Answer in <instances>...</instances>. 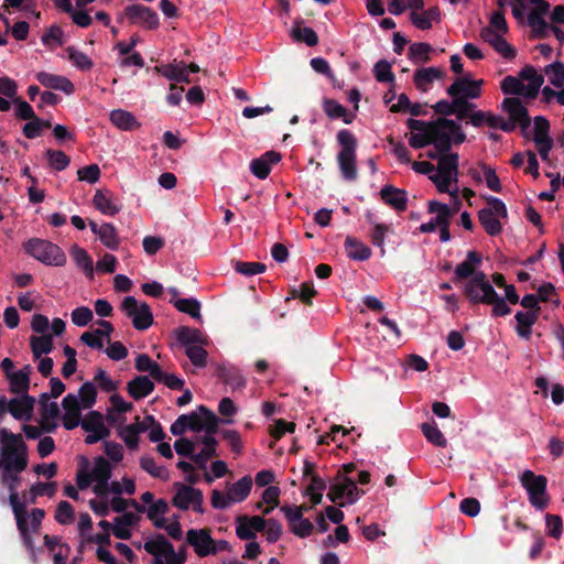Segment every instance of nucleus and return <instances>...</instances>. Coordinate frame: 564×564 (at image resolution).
<instances>
[{
    "label": "nucleus",
    "instance_id": "20",
    "mask_svg": "<svg viewBox=\"0 0 564 564\" xmlns=\"http://www.w3.org/2000/svg\"><path fill=\"white\" fill-rule=\"evenodd\" d=\"M380 197L398 213L404 212L408 207V192L393 185H384L380 189Z\"/></svg>",
    "mask_w": 564,
    "mask_h": 564
},
{
    "label": "nucleus",
    "instance_id": "39",
    "mask_svg": "<svg viewBox=\"0 0 564 564\" xmlns=\"http://www.w3.org/2000/svg\"><path fill=\"white\" fill-rule=\"evenodd\" d=\"M85 432H110V429L105 424L104 414L99 411H89L80 423Z\"/></svg>",
    "mask_w": 564,
    "mask_h": 564
},
{
    "label": "nucleus",
    "instance_id": "22",
    "mask_svg": "<svg viewBox=\"0 0 564 564\" xmlns=\"http://www.w3.org/2000/svg\"><path fill=\"white\" fill-rule=\"evenodd\" d=\"M36 80L48 89L64 91L67 95L74 93V84L65 76L55 75L46 72H39L35 75Z\"/></svg>",
    "mask_w": 564,
    "mask_h": 564
},
{
    "label": "nucleus",
    "instance_id": "10",
    "mask_svg": "<svg viewBox=\"0 0 564 564\" xmlns=\"http://www.w3.org/2000/svg\"><path fill=\"white\" fill-rule=\"evenodd\" d=\"M494 290L491 283L487 280V275L482 271H476L464 285V294L470 305H478L481 296H486Z\"/></svg>",
    "mask_w": 564,
    "mask_h": 564
},
{
    "label": "nucleus",
    "instance_id": "49",
    "mask_svg": "<svg viewBox=\"0 0 564 564\" xmlns=\"http://www.w3.org/2000/svg\"><path fill=\"white\" fill-rule=\"evenodd\" d=\"M78 400L83 409H91L97 401V390L93 382L83 383L78 390Z\"/></svg>",
    "mask_w": 564,
    "mask_h": 564
},
{
    "label": "nucleus",
    "instance_id": "14",
    "mask_svg": "<svg viewBox=\"0 0 564 564\" xmlns=\"http://www.w3.org/2000/svg\"><path fill=\"white\" fill-rule=\"evenodd\" d=\"M124 17L128 18L132 24L143 22L150 30H155L160 25L158 13L142 4L128 6L124 9Z\"/></svg>",
    "mask_w": 564,
    "mask_h": 564
},
{
    "label": "nucleus",
    "instance_id": "29",
    "mask_svg": "<svg viewBox=\"0 0 564 564\" xmlns=\"http://www.w3.org/2000/svg\"><path fill=\"white\" fill-rule=\"evenodd\" d=\"M69 253L76 265L80 268L88 279H94V262L89 253L78 245H73Z\"/></svg>",
    "mask_w": 564,
    "mask_h": 564
},
{
    "label": "nucleus",
    "instance_id": "12",
    "mask_svg": "<svg viewBox=\"0 0 564 564\" xmlns=\"http://www.w3.org/2000/svg\"><path fill=\"white\" fill-rule=\"evenodd\" d=\"M186 541L194 547L196 554L200 557L217 553L215 541L207 529L188 530L186 533Z\"/></svg>",
    "mask_w": 564,
    "mask_h": 564
},
{
    "label": "nucleus",
    "instance_id": "2",
    "mask_svg": "<svg viewBox=\"0 0 564 564\" xmlns=\"http://www.w3.org/2000/svg\"><path fill=\"white\" fill-rule=\"evenodd\" d=\"M337 142L340 145V151L337 154V162L343 177L346 181L352 182L357 180V155L356 150L358 141L355 134L348 129H341L336 135Z\"/></svg>",
    "mask_w": 564,
    "mask_h": 564
},
{
    "label": "nucleus",
    "instance_id": "21",
    "mask_svg": "<svg viewBox=\"0 0 564 564\" xmlns=\"http://www.w3.org/2000/svg\"><path fill=\"white\" fill-rule=\"evenodd\" d=\"M203 429V419L196 412H191L188 414L180 415L171 425L170 431L173 435L181 436L187 430L200 432Z\"/></svg>",
    "mask_w": 564,
    "mask_h": 564
},
{
    "label": "nucleus",
    "instance_id": "51",
    "mask_svg": "<svg viewBox=\"0 0 564 564\" xmlns=\"http://www.w3.org/2000/svg\"><path fill=\"white\" fill-rule=\"evenodd\" d=\"M173 305L182 313L188 314L191 317L199 319L200 303L196 299H176L172 301Z\"/></svg>",
    "mask_w": 564,
    "mask_h": 564
},
{
    "label": "nucleus",
    "instance_id": "55",
    "mask_svg": "<svg viewBox=\"0 0 564 564\" xmlns=\"http://www.w3.org/2000/svg\"><path fill=\"white\" fill-rule=\"evenodd\" d=\"M544 72L554 87L562 88L564 86V63L554 62L545 66Z\"/></svg>",
    "mask_w": 564,
    "mask_h": 564
},
{
    "label": "nucleus",
    "instance_id": "31",
    "mask_svg": "<svg viewBox=\"0 0 564 564\" xmlns=\"http://www.w3.org/2000/svg\"><path fill=\"white\" fill-rule=\"evenodd\" d=\"M323 110L326 116L330 119H339L341 118L346 124L352 122L355 116L352 113H348L347 109L341 106L338 101L330 98H325L323 100Z\"/></svg>",
    "mask_w": 564,
    "mask_h": 564
},
{
    "label": "nucleus",
    "instance_id": "5",
    "mask_svg": "<svg viewBox=\"0 0 564 564\" xmlns=\"http://www.w3.org/2000/svg\"><path fill=\"white\" fill-rule=\"evenodd\" d=\"M488 207L478 212V220L489 236H497L502 231V225L499 217L507 218L508 210L506 204L498 197L489 196L486 198Z\"/></svg>",
    "mask_w": 564,
    "mask_h": 564
},
{
    "label": "nucleus",
    "instance_id": "35",
    "mask_svg": "<svg viewBox=\"0 0 564 564\" xmlns=\"http://www.w3.org/2000/svg\"><path fill=\"white\" fill-rule=\"evenodd\" d=\"M57 485L56 482H36L35 485L31 486L29 491H24L22 494V497L25 501L30 503H35L37 497L40 496H47L52 498L56 492Z\"/></svg>",
    "mask_w": 564,
    "mask_h": 564
},
{
    "label": "nucleus",
    "instance_id": "60",
    "mask_svg": "<svg viewBox=\"0 0 564 564\" xmlns=\"http://www.w3.org/2000/svg\"><path fill=\"white\" fill-rule=\"evenodd\" d=\"M500 88L505 95L520 96L524 89V84L519 77L509 75L502 79Z\"/></svg>",
    "mask_w": 564,
    "mask_h": 564
},
{
    "label": "nucleus",
    "instance_id": "23",
    "mask_svg": "<svg viewBox=\"0 0 564 564\" xmlns=\"http://www.w3.org/2000/svg\"><path fill=\"white\" fill-rule=\"evenodd\" d=\"M481 262L482 257L479 252L474 250L468 251L466 260L455 268V276L453 278L454 283L464 279H469Z\"/></svg>",
    "mask_w": 564,
    "mask_h": 564
},
{
    "label": "nucleus",
    "instance_id": "62",
    "mask_svg": "<svg viewBox=\"0 0 564 564\" xmlns=\"http://www.w3.org/2000/svg\"><path fill=\"white\" fill-rule=\"evenodd\" d=\"M293 37L297 42H303L307 46H315L318 43L317 33L308 26L295 28L293 30Z\"/></svg>",
    "mask_w": 564,
    "mask_h": 564
},
{
    "label": "nucleus",
    "instance_id": "64",
    "mask_svg": "<svg viewBox=\"0 0 564 564\" xmlns=\"http://www.w3.org/2000/svg\"><path fill=\"white\" fill-rule=\"evenodd\" d=\"M267 269L264 263L261 262H243V261H237L235 263V270L243 274L246 276H252L259 273L264 272Z\"/></svg>",
    "mask_w": 564,
    "mask_h": 564
},
{
    "label": "nucleus",
    "instance_id": "33",
    "mask_svg": "<svg viewBox=\"0 0 564 564\" xmlns=\"http://www.w3.org/2000/svg\"><path fill=\"white\" fill-rule=\"evenodd\" d=\"M110 121L117 128L131 131L140 127L137 118L129 111L122 109H116L110 112Z\"/></svg>",
    "mask_w": 564,
    "mask_h": 564
},
{
    "label": "nucleus",
    "instance_id": "30",
    "mask_svg": "<svg viewBox=\"0 0 564 564\" xmlns=\"http://www.w3.org/2000/svg\"><path fill=\"white\" fill-rule=\"evenodd\" d=\"M155 69L162 76L170 80L187 84L192 82L188 75V70L186 69V65L184 63H181V65L167 64L161 67H155Z\"/></svg>",
    "mask_w": 564,
    "mask_h": 564
},
{
    "label": "nucleus",
    "instance_id": "32",
    "mask_svg": "<svg viewBox=\"0 0 564 564\" xmlns=\"http://www.w3.org/2000/svg\"><path fill=\"white\" fill-rule=\"evenodd\" d=\"M478 304L492 305V316H506L510 314L511 308L508 306L507 301L499 296V294L494 289L490 294L488 293L486 296H481L478 301Z\"/></svg>",
    "mask_w": 564,
    "mask_h": 564
},
{
    "label": "nucleus",
    "instance_id": "18",
    "mask_svg": "<svg viewBox=\"0 0 564 564\" xmlns=\"http://www.w3.org/2000/svg\"><path fill=\"white\" fill-rule=\"evenodd\" d=\"M480 37L489 43L505 58L512 59L516 57L514 48L494 29L489 26L482 28Z\"/></svg>",
    "mask_w": 564,
    "mask_h": 564
},
{
    "label": "nucleus",
    "instance_id": "8",
    "mask_svg": "<svg viewBox=\"0 0 564 564\" xmlns=\"http://www.w3.org/2000/svg\"><path fill=\"white\" fill-rule=\"evenodd\" d=\"M176 492L172 499V505L180 510H187L191 506L197 512H202L203 492L200 489L186 486L181 482L175 484Z\"/></svg>",
    "mask_w": 564,
    "mask_h": 564
},
{
    "label": "nucleus",
    "instance_id": "56",
    "mask_svg": "<svg viewBox=\"0 0 564 564\" xmlns=\"http://www.w3.org/2000/svg\"><path fill=\"white\" fill-rule=\"evenodd\" d=\"M185 354L195 367L204 368L207 365L208 352L203 345L188 346Z\"/></svg>",
    "mask_w": 564,
    "mask_h": 564
},
{
    "label": "nucleus",
    "instance_id": "24",
    "mask_svg": "<svg viewBox=\"0 0 564 564\" xmlns=\"http://www.w3.org/2000/svg\"><path fill=\"white\" fill-rule=\"evenodd\" d=\"M153 390L154 383L148 376H137L127 383V391L135 401L147 398Z\"/></svg>",
    "mask_w": 564,
    "mask_h": 564
},
{
    "label": "nucleus",
    "instance_id": "44",
    "mask_svg": "<svg viewBox=\"0 0 564 564\" xmlns=\"http://www.w3.org/2000/svg\"><path fill=\"white\" fill-rule=\"evenodd\" d=\"M99 235V239L101 243L110 250H117L120 245V240L118 237V232L116 227L110 223H105L101 225V230Z\"/></svg>",
    "mask_w": 564,
    "mask_h": 564
},
{
    "label": "nucleus",
    "instance_id": "52",
    "mask_svg": "<svg viewBox=\"0 0 564 564\" xmlns=\"http://www.w3.org/2000/svg\"><path fill=\"white\" fill-rule=\"evenodd\" d=\"M134 367L140 372H149L152 379L160 375L161 366L147 354H140L135 358Z\"/></svg>",
    "mask_w": 564,
    "mask_h": 564
},
{
    "label": "nucleus",
    "instance_id": "25",
    "mask_svg": "<svg viewBox=\"0 0 564 564\" xmlns=\"http://www.w3.org/2000/svg\"><path fill=\"white\" fill-rule=\"evenodd\" d=\"M200 442L204 444V447L199 453H195V456L192 457V462L197 465L200 469H206L207 462L217 455V440L212 435H204L200 437Z\"/></svg>",
    "mask_w": 564,
    "mask_h": 564
},
{
    "label": "nucleus",
    "instance_id": "17",
    "mask_svg": "<svg viewBox=\"0 0 564 564\" xmlns=\"http://www.w3.org/2000/svg\"><path fill=\"white\" fill-rule=\"evenodd\" d=\"M35 399L29 394L13 398L8 403V412L20 421H30L33 415Z\"/></svg>",
    "mask_w": 564,
    "mask_h": 564
},
{
    "label": "nucleus",
    "instance_id": "59",
    "mask_svg": "<svg viewBox=\"0 0 564 564\" xmlns=\"http://www.w3.org/2000/svg\"><path fill=\"white\" fill-rule=\"evenodd\" d=\"M430 180L435 184L438 192L448 193L452 198L458 199V188H455L454 191L449 189V185L454 182V177L436 173L430 175Z\"/></svg>",
    "mask_w": 564,
    "mask_h": 564
},
{
    "label": "nucleus",
    "instance_id": "15",
    "mask_svg": "<svg viewBox=\"0 0 564 564\" xmlns=\"http://www.w3.org/2000/svg\"><path fill=\"white\" fill-rule=\"evenodd\" d=\"M62 406L65 411L63 415V426L68 431L79 426L82 423L83 406L79 403L78 397L73 393H68L64 397Z\"/></svg>",
    "mask_w": 564,
    "mask_h": 564
},
{
    "label": "nucleus",
    "instance_id": "26",
    "mask_svg": "<svg viewBox=\"0 0 564 564\" xmlns=\"http://www.w3.org/2000/svg\"><path fill=\"white\" fill-rule=\"evenodd\" d=\"M514 318L517 319L516 333L519 337L529 340L532 335V326L536 323L539 314L534 312L518 311Z\"/></svg>",
    "mask_w": 564,
    "mask_h": 564
},
{
    "label": "nucleus",
    "instance_id": "41",
    "mask_svg": "<svg viewBox=\"0 0 564 564\" xmlns=\"http://www.w3.org/2000/svg\"><path fill=\"white\" fill-rule=\"evenodd\" d=\"M30 344L34 358H40L44 354H50L54 348L52 335H42L39 337L32 336L30 338Z\"/></svg>",
    "mask_w": 564,
    "mask_h": 564
},
{
    "label": "nucleus",
    "instance_id": "6",
    "mask_svg": "<svg viewBox=\"0 0 564 564\" xmlns=\"http://www.w3.org/2000/svg\"><path fill=\"white\" fill-rule=\"evenodd\" d=\"M520 482L527 490L530 503L538 510H543L549 505L546 494L547 478L544 475H535L527 469L520 476Z\"/></svg>",
    "mask_w": 564,
    "mask_h": 564
},
{
    "label": "nucleus",
    "instance_id": "11",
    "mask_svg": "<svg viewBox=\"0 0 564 564\" xmlns=\"http://www.w3.org/2000/svg\"><path fill=\"white\" fill-rule=\"evenodd\" d=\"M362 494L364 490H359L356 482L352 479H350L349 477H343L340 482L334 484L329 487L327 498L332 502L338 503L339 507H345L346 503L339 502L340 499L346 497L348 503H354Z\"/></svg>",
    "mask_w": 564,
    "mask_h": 564
},
{
    "label": "nucleus",
    "instance_id": "16",
    "mask_svg": "<svg viewBox=\"0 0 564 564\" xmlns=\"http://www.w3.org/2000/svg\"><path fill=\"white\" fill-rule=\"evenodd\" d=\"M93 204L97 210L107 216H115L121 210V204L109 189H97Z\"/></svg>",
    "mask_w": 564,
    "mask_h": 564
},
{
    "label": "nucleus",
    "instance_id": "13",
    "mask_svg": "<svg viewBox=\"0 0 564 564\" xmlns=\"http://www.w3.org/2000/svg\"><path fill=\"white\" fill-rule=\"evenodd\" d=\"M482 79H470L468 76L456 78L455 82L446 88L447 95H459L467 99H477L481 96Z\"/></svg>",
    "mask_w": 564,
    "mask_h": 564
},
{
    "label": "nucleus",
    "instance_id": "1",
    "mask_svg": "<svg viewBox=\"0 0 564 564\" xmlns=\"http://www.w3.org/2000/svg\"><path fill=\"white\" fill-rule=\"evenodd\" d=\"M29 451L21 434H15L6 427L0 429V484L9 490V502L12 512L26 510V503L21 501L18 487L21 473L28 468Z\"/></svg>",
    "mask_w": 564,
    "mask_h": 564
},
{
    "label": "nucleus",
    "instance_id": "48",
    "mask_svg": "<svg viewBox=\"0 0 564 564\" xmlns=\"http://www.w3.org/2000/svg\"><path fill=\"white\" fill-rule=\"evenodd\" d=\"M456 208H449L446 204L436 200L429 202V213L436 214L438 220H443L447 224L451 223V218L459 210L462 202H457Z\"/></svg>",
    "mask_w": 564,
    "mask_h": 564
},
{
    "label": "nucleus",
    "instance_id": "53",
    "mask_svg": "<svg viewBox=\"0 0 564 564\" xmlns=\"http://www.w3.org/2000/svg\"><path fill=\"white\" fill-rule=\"evenodd\" d=\"M10 391L15 394H28L30 388V378L25 373L15 371L8 377Z\"/></svg>",
    "mask_w": 564,
    "mask_h": 564
},
{
    "label": "nucleus",
    "instance_id": "42",
    "mask_svg": "<svg viewBox=\"0 0 564 564\" xmlns=\"http://www.w3.org/2000/svg\"><path fill=\"white\" fill-rule=\"evenodd\" d=\"M432 51L433 47L429 43H413L409 47L408 56L413 63H427L431 61L430 53Z\"/></svg>",
    "mask_w": 564,
    "mask_h": 564
},
{
    "label": "nucleus",
    "instance_id": "37",
    "mask_svg": "<svg viewBox=\"0 0 564 564\" xmlns=\"http://www.w3.org/2000/svg\"><path fill=\"white\" fill-rule=\"evenodd\" d=\"M143 547L155 557L173 553V544L163 534H158L155 539L147 541Z\"/></svg>",
    "mask_w": 564,
    "mask_h": 564
},
{
    "label": "nucleus",
    "instance_id": "43",
    "mask_svg": "<svg viewBox=\"0 0 564 564\" xmlns=\"http://www.w3.org/2000/svg\"><path fill=\"white\" fill-rule=\"evenodd\" d=\"M13 514L15 518L17 528L19 530V533L23 540L25 547L33 552V539L30 533L28 524V510L14 512Z\"/></svg>",
    "mask_w": 564,
    "mask_h": 564
},
{
    "label": "nucleus",
    "instance_id": "4",
    "mask_svg": "<svg viewBox=\"0 0 564 564\" xmlns=\"http://www.w3.org/2000/svg\"><path fill=\"white\" fill-rule=\"evenodd\" d=\"M24 250L28 254L47 265L61 267L66 263L65 252L55 243L32 238L24 243Z\"/></svg>",
    "mask_w": 564,
    "mask_h": 564
},
{
    "label": "nucleus",
    "instance_id": "36",
    "mask_svg": "<svg viewBox=\"0 0 564 564\" xmlns=\"http://www.w3.org/2000/svg\"><path fill=\"white\" fill-rule=\"evenodd\" d=\"M458 153H445L438 158L437 174L447 175L454 177V182H457L458 176Z\"/></svg>",
    "mask_w": 564,
    "mask_h": 564
},
{
    "label": "nucleus",
    "instance_id": "47",
    "mask_svg": "<svg viewBox=\"0 0 564 564\" xmlns=\"http://www.w3.org/2000/svg\"><path fill=\"white\" fill-rule=\"evenodd\" d=\"M66 53L68 59L78 69L85 72L90 70L94 67L91 58L84 52L76 50L74 46L66 47Z\"/></svg>",
    "mask_w": 564,
    "mask_h": 564
},
{
    "label": "nucleus",
    "instance_id": "38",
    "mask_svg": "<svg viewBox=\"0 0 564 564\" xmlns=\"http://www.w3.org/2000/svg\"><path fill=\"white\" fill-rule=\"evenodd\" d=\"M218 377L234 389L245 388L246 379L240 370L234 366H224L218 369Z\"/></svg>",
    "mask_w": 564,
    "mask_h": 564
},
{
    "label": "nucleus",
    "instance_id": "19",
    "mask_svg": "<svg viewBox=\"0 0 564 564\" xmlns=\"http://www.w3.org/2000/svg\"><path fill=\"white\" fill-rule=\"evenodd\" d=\"M281 158V154L276 151H267L260 158L251 161L250 171L259 180H264L269 176L272 164L280 162Z\"/></svg>",
    "mask_w": 564,
    "mask_h": 564
},
{
    "label": "nucleus",
    "instance_id": "50",
    "mask_svg": "<svg viewBox=\"0 0 564 564\" xmlns=\"http://www.w3.org/2000/svg\"><path fill=\"white\" fill-rule=\"evenodd\" d=\"M91 474L94 476V480L108 484L111 477V466L109 462L102 456L96 457Z\"/></svg>",
    "mask_w": 564,
    "mask_h": 564
},
{
    "label": "nucleus",
    "instance_id": "61",
    "mask_svg": "<svg viewBox=\"0 0 564 564\" xmlns=\"http://www.w3.org/2000/svg\"><path fill=\"white\" fill-rule=\"evenodd\" d=\"M373 74L379 83H393L394 74L391 70V65L386 59L378 61L373 66Z\"/></svg>",
    "mask_w": 564,
    "mask_h": 564
},
{
    "label": "nucleus",
    "instance_id": "58",
    "mask_svg": "<svg viewBox=\"0 0 564 564\" xmlns=\"http://www.w3.org/2000/svg\"><path fill=\"white\" fill-rule=\"evenodd\" d=\"M55 520L63 525L69 524L75 520L74 508L68 501L63 500L58 502L55 511Z\"/></svg>",
    "mask_w": 564,
    "mask_h": 564
},
{
    "label": "nucleus",
    "instance_id": "45",
    "mask_svg": "<svg viewBox=\"0 0 564 564\" xmlns=\"http://www.w3.org/2000/svg\"><path fill=\"white\" fill-rule=\"evenodd\" d=\"M422 433L424 434L425 438L437 447H446L447 441L441 430L437 427V425L433 423H423L421 425Z\"/></svg>",
    "mask_w": 564,
    "mask_h": 564
},
{
    "label": "nucleus",
    "instance_id": "46",
    "mask_svg": "<svg viewBox=\"0 0 564 564\" xmlns=\"http://www.w3.org/2000/svg\"><path fill=\"white\" fill-rule=\"evenodd\" d=\"M452 97L453 109L455 110L454 116L457 120H465L471 110L476 108V105L470 102L469 99L459 95H448Z\"/></svg>",
    "mask_w": 564,
    "mask_h": 564
},
{
    "label": "nucleus",
    "instance_id": "9",
    "mask_svg": "<svg viewBox=\"0 0 564 564\" xmlns=\"http://www.w3.org/2000/svg\"><path fill=\"white\" fill-rule=\"evenodd\" d=\"M501 109L508 113V122L514 124V128L519 126L523 134H525L531 126V118L521 99L518 97H507L501 102Z\"/></svg>",
    "mask_w": 564,
    "mask_h": 564
},
{
    "label": "nucleus",
    "instance_id": "28",
    "mask_svg": "<svg viewBox=\"0 0 564 564\" xmlns=\"http://www.w3.org/2000/svg\"><path fill=\"white\" fill-rule=\"evenodd\" d=\"M345 249L348 258L356 261H366L372 253L368 246L351 236L346 237Z\"/></svg>",
    "mask_w": 564,
    "mask_h": 564
},
{
    "label": "nucleus",
    "instance_id": "7",
    "mask_svg": "<svg viewBox=\"0 0 564 564\" xmlns=\"http://www.w3.org/2000/svg\"><path fill=\"white\" fill-rule=\"evenodd\" d=\"M121 310L131 318L133 327L138 330H145L153 324L150 306L145 302L139 304L134 296H126Z\"/></svg>",
    "mask_w": 564,
    "mask_h": 564
},
{
    "label": "nucleus",
    "instance_id": "27",
    "mask_svg": "<svg viewBox=\"0 0 564 564\" xmlns=\"http://www.w3.org/2000/svg\"><path fill=\"white\" fill-rule=\"evenodd\" d=\"M175 333L177 341L185 348L188 346L207 344V338L197 328L181 326L175 330Z\"/></svg>",
    "mask_w": 564,
    "mask_h": 564
},
{
    "label": "nucleus",
    "instance_id": "34",
    "mask_svg": "<svg viewBox=\"0 0 564 564\" xmlns=\"http://www.w3.org/2000/svg\"><path fill=\"white\" fill-rule=\"evenodd\" d=\"M443 75L444 73L436 67L419 68L414 73L413 80L417 89L426 91L427 85L434 79L442 78Z\"/></svg>",
    "mask_w": 564,
    "mask_h": 564
},
{
    "label": "nucleus",
    "instance_id": "63",
    "mask_svg": "<svg viewBox=\"0 0 564 564\" xmlns=\"http://www.w3.org/2000/svg\"><path fill=\"white\" fill-rule=\"evenodd\" d=\"M296 424L294 422H288L283 419H279L270 427V435L272 438H274V441H279L285 435V433H293Z\"/></svg>",
    "mask_w": 564,
    "mask_h": 564
},
{
    "label": "nucleus",
    "instance_id": "40",
    "mask_svg": "<svg viewBox=\"0 0 564 564\" xmlns=\"http://www.w3.org/2000/svg\"><path fill=\"white\" fill-rule=\"evenodd\" d=\"M252 488V478L247 475L236 481L229 489V498L232 502H241L247 499Z\"/></svg>",
    "mask_w": 564,
    "mask_h": 564
},
{
    "label": "nucleus",
    "instance_id": "3",
    "mask_svg": "<svg viewBox=\"0 0 564 564\" xmlns=\"http://www.w3.org/2000/svg\"><path fill=\"white\" fill-rule=\"evenodd\" d=\"M445 121H451L448 118H437L433 121H423L414 118L406 120V127L410 130L429 129L431 141L434 148L441 152H449L452 149V133L449 132V124Z\"/></svg>",
    "mask_w": 564,
    "mask_h": 564
},
{
    "label": "nucleus",
    "instance_id": "57",
    "mask_svg": "<svg viewBox=\"0 0 564 564\" xmlns=\"http://www.w3.org/2000/svg\"><path fill=\"white\" fill-rule=\"evenodd\" d=\"M140 466L143 470L154 478L166 479L167 470L164 467L158 466L154 458L151 456H143L140 459Z\"/></svg>",
    "mask_w": 564,
    "mask_h": 564
},
{
    "label": "nucleus",
    "instance_id": "54",
    "mask_svg": "<svg viewBox=\"0 0 564 564\" xmlns=\"http://www.w3.org/2000/svg\"><path fill=\"white\" fill-rule=\"evenodd\" d=\"M45 155L47 158L50 166L58 172L64 171L70 163L69 156H67L61 150L48 149L45 152Z\"/></svg>",
    "mask_w": 564,
    "mask_h": 564
}]
</instances>
